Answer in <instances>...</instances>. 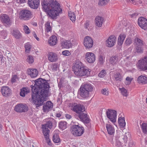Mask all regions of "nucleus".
<instances>
[{
	"label": "nucleus",
	"instance_id": "nucleus-1",
	"mask_svg": "<svg viewBox=\"0 0 147 147\" xmlns=\"http://www.w3.org/2000/svg\"><path fill=\"white\" fill-rule=\"evenodd\" d=\"M34 85L31 86L32 91V97L36 107L43 105L46 97L48 96L49 84L44 79L39 78L34 81Z\"/></svg>",
	"mask_w": 147,
	"mask_h": 147
},
{
	"label": "nucleus",
	"instance_id": "nucleus-2",
	"mask_svg": "<svg viewBox=\"0 0 147 147\" xmlns=\"http://www.w3.org/2000/svg\"><path fill=\"white\" fill-rule=\"evenodd\" d=\"M42 6L48 17L52 19H56L57 16L62 12L60 4L56 0H50L47 3L43 1L42 3Z\"/></svg>",
	"mask_w": 147,
	"mask_h": 147
},
{
	"label": "nucleus",
	"instance_id": "nucleus-3",
	"mask_svg": "<svg viewBox=\"0 0 147 147\" xmlns=\"http://www.w3.org/2000/svg\"><path fill=\"white\" fill-rule=\"evenodd\" d=\"M71 109L76 113L74 115L75 117L84 123H88L90 122V119L86 113L84 106L77 103L71 104Z\"/></svg>",
	"mask_w": 147,
	"mask_h": 147
},
{
	"label": "nucleus",
	"instance_id": "nucleus-4",
	"mask_svg": "<svg viewBox=\"0 0 147 147\" xmlns=\"http://www.w3.org/2000/svg\"><path fill=\"white\" fill-rule=\"evenodd\" d=\"M93 90V86L90 84H82L79 90V94L82 98H87L89 97L90 92Z\"/></svg>",
	"mask_w": 147,
	"mask_h": 147
},
{
	"label": "nucleus",
	"instance_id": "nucleus-5",
	"mask_svg": "<svg viewBox=\"0 0 147 147\" xmlns=\"http://www.w3.org/2000/svg\"><path fill=\"white\" fill-rule=\"evenodd\" d=\"M84 129L82 126L78 125H74L71 127L70 131L71 133L75 136H80L84 132Z\"/></svg>",
	"mask_w": 147,
	"mask_h": 147
},
{
	"label": "nucleus",
	"instance_id": "nucleus-6",
	"mask_svg": "<svg viewBox=\"0 0 147 147\" xmlns=\"http://www.w3.org/2000/svg\"><path fill=\"white\" fill-rule=\"evenodd\" d=\"M136 52L137 53H142L143 52L142 47L144 45L143 41L138 37L136 38L134 40Z\"/></svg>",
	"mask_w": 147,
	"mask_h": 147
},
{
	"label": "nucleus",
	"instance_id": "nucleus-7",
	"mask_svg": "<svg viewBox=\"0 0 147 147\" xmlns=\"http://www.w3.org/2000/svg\"><path fill=\"white\" fill-rule=\"evenodd\" d=\"M138 67L141 71L147 70V56H145L138 61Z\"/></svg>",
	"mask_w": 147,
	"mask_h": 147
},
{
	"label": "nucleus",
	"instance_id": "nucleus-8",
	"mask_svg": "<svg viewBox=\"0 0 147 147\" xmlns=\"http://www.w3.org/2000/svg\"><path fill=\"white\" fill-rule=\"evenodd\" d=\"M106 113L107 118L112 123L115 122L117 118V111L114 110L108 109Z\"/></svg>",
	"mask_w": 147,
	"mask_h": 147
},
{
	"label": "nucleus",
	"instance_id": "nucleus-9",
	"mask_svg": "<svg viewBox=\"0 0 147 147\" xmlns=\"http://www.w3.org/2000/svg\"><path fill=\"white\" fill-rule=\"evenodd\" d=\"M0 19L1 22L5 24L10 26L12 24V22L11 19L7 14H1Z\"/></svg>",
	"mask_w": 147,
	"mask_h": 147
},
{
	"label": "nucleus",
	"instance_id": "nucleus-10",
	"mask_svg": "<svg viewBox=\"0 0 147 147\" xmlns=\"http://www.w3.org/2000/svg\"><path fill=\"white\" fill-rule=\"evenodd\" d=\"M81 70L77 74L76 76H88L90 74V69L83 64L82 67L80 69Z\"/></svg>",
	"mask_w": 147,
	"mask_h": 147
},
{
	"label": "nucleus",
	"instance_id": "nucleus-11",
	"mask_svg": "<svg viewBox=\"0 0 147 147\" xmlns=\"http://www.w3.org/2000/svg\"><path fill=\"white\" fill-rule=\"evenodd\" d=\"M31 12L27 9L23 10L20 12V17L21 19L24 20H28L31 18Z\"/></svg>",
	"mask_w": 147,
	"mask_h": 147
},
{
	"label": "nucleus",
	"instance_id": "nucleus-12",
	"mask_svg": "<svg viewBox=\"0 0 147 147\" xmlns=\"http://www.w3.org/2000/svg\"><path fill=\"white\" fill-rule=\"evenodd\" d=\"M83 64L80 61H77L75 63L74 65L73 66L72 70L76 75V76L77 74L80 71V69L82 67Z\"/></svg>",
	"mask_w": 147,
	"mask_h": 147
},
{
	"label": "nucleus",
	"instance_id": "nucleus-13",
	"mask_svg": "<svg viewBox=\"0 0 147 147\" xmlns=\"http://www.w3.org/2000/svg\"><path fill=\"white\" fill-rule=\"evenodd\" d=\"M84 44L86 48L90 49L93 46V40L92 38L90 36H86L85 37L84 39Z\"/></svg>",
	"mask_w": 147,
	"mask_h": 147
},
{
	"label": "nucleus",
	"instance_id": "nucleus-14",
	"mask_svg": "<svg viewBox=\"0 0 147 147\" xmlns=\"http://www.w3.org/2000/svg\"><path fill=\"white\" fill-rule=\"evenodd\" d=\"M139 26L144 30L147 29V20L143 17H140L138 19Z\"/></svg>",
	"mask_w": 147,
	"mask_h": 147
},
{
	"label": "nucleus",
	"instance_id": "nucleus-15",
	"mask_svg": "<svg viewBox=\"0 0 147 147\" xmlns=\"http://www.w3.org/2000/svg\"><path fill=\"white\" fill-rule=\"evenodd\" d=\"M15 111L18 112H26L28 111V107L26 105L20 104L15 106Z\"/></svg>",
	"mask_w": 147,
	"mask_h": 147
},
{
	"label": "nucleus",
	"instance_id": "nucleus-16",
	"mask_svg": "<svg viewBox=\"0 0 147 147\" xmlns=\"http://www.w3.org/2000/svg\"><path fill=\"white\" fill-rule=\"evenodd\" d=\"M28 3L31 8L36 9L39 5L40 0H28Z\"/></svg>",
	"mask_w": 147,
	"mask_h": 147
},
{
	"label": "nucleus",
	"instance_id": "nucleus-17",
	"mask_svg": "<svg viewBox=\"0 0 147 147\" xmlns=\"http://www.w3.org/2000/svg\"><path fill=\"white\" fill-rule=\"evenodd\" d=\"M86 60L89 63H93L95 60V55L92 53L88 52L85 55Z\"/></svg>",
	"mask_w": 147,
	"mask_h": 147
},
{
	"label": "nucleus",
	"instance_id": "nucleus-18",
	"mask_svg": "<svg viewBox=\"0 0 147 147\" xmlns=\"http://www.w3.org/2000/svg\"><path fill=\"white\" fill-rule=\"evenodd\" d=\"M116 39V37L114 35L111 36L106 40L107 46L109 47L113 46L115 43Z\"/></svg>",
	"mask_w": 147,
	"mask_h": 147
},
{
	"label": "nucleus",
	"instance_id": "nucleus-19",
	"mask_svg": "<svg viewBox=\"0 0 147 147\" xmlns=\"http://www.w3.org/2000/svg\"><path fill=\"white\" fill-rule=\"evenodd\" d=\"M48 60L51 62H54L57 61V55L53 52H50L48 55Z\"/></svg>",
	"mask_w": 147,
	"mask_h": 147
},
{
	"label": "nucleus",
	"instance_id": "nucleus-20",
	"mask_svg": "<svg viewBox=\"0 0 147 147\" xmlns=\"http://www.w3.org/2000/svg\"><path fill=\"white\" fill-rule=\"evenodd\" d=\"M53 107V103L51 101H48L45 105L43 106V109L44 112H48L52 109Z\"/></svg>",
	"mask_w": 147,
	"mask_h": 147
},
{
	"label": "nucleus",
	"instance_id": "nucleus-21",
	"mask_svg": "<svg viewBox=\"0 0 147 147\" xmlns=\"http://www.w3.org/2000/svg\"><path fill=\"white\" fill-rule=\"evenodd\" d=\"M1 92L3 95L6 96L9 95L11 90L7 86H3L2 87Z\"/></svg>",
	"mask_w": 147,
	"mask_h": 147
},
{
	"label": "nucleus",
	"instance_id": "nucleus-22",
	"mask_svg": "<svg viewBox=\"0 0 147 147\" xmlns=\"http://www.w3.org/2000/svg\"><path fill=\"white\" fill-rule=\"evenodd\" d=\"M116 137L117 140L120 141L122 142L126 143L127 141V137L125 134L122 135L119 133Z\"/></svg>",
	"mask_w": 147,
	"mask_h": 147
},
{
	"label": "nucleus",
	"instance_id": "nucleus-23",
	"mask_svg": "<svg viewBox=\"0 0 147 147\" xmlns=\"http://www.w3.org/2000/svg\"><path fill=\"white\" fill-rule=\"evenodd\" d=\"M27 74L32 78L36 77L38 75V72L36 69H29L28 70Z\"/></svg>",
	"mask_w": 147,
	"mask_h": 147
},
{
	"label": "nucleus",
	"instance_id": "nucleus-24",
	"mask_svg": "<svg viewBox=\"0 0 147 147\" xmlns=\"http://www.w3.org/2000/svg\"><path fill=\"white\" fill-rule=\"evenodd\" d=\"M137 80L139 84H147V77L141 75L138 77Z\"/></svg>",
	"mask_w": 147,
	"mask_h": 147
},
{
	"label": "nucleus",
	"instance_id": "nucleus-25",
	"mask_svg": "<svg viewBox=\"0 0 147 147\" xmlns=\"http://www.w3.org/2000/svg\"><path fill=\"white\" fill-rule=\"evenodd\" d=\"M104 18L100 16H96L95 19V23L96 25L99 27H101L102 25Z\"/></svg>",
	"mask_w": 147,
	"mask_h": 147
},
{
	"label": "nucleus",
	"instance_id": "nucleus-26",
	"mask_svg": "<svg viewBox=\"0 0 147 147\" xmlns=\"http://www.w3.org/2000/svg\"><path fill=\"white\" fill-rule=\"evenodd\" d=\"M57 38L55 36H51L48 40V43L50 46H53L56 44Z\"/></svg>",
	"mask_w": 147,
	"mask_h": 147
},
{
	"label": "nucleus",
	"instance_id": "nucleus-27",
	"mask_svg": "<svg viewBox=\"0 0 147 147\" xmlns=\"http://www.w3.org/2000/svg\"><path fill=\"white\" fill-rule=\"evenodd\" d=\"M106 126L108 133L111 135H113L115 132L114 128L110 124H106Z\"/></svg>",
	"mask_w": 147,
	"mask_h": 147
},
{
	"label": "nucleus",
	"instance_id": "nucleus-28",
	"mask_svg": "<svg viewBox=\"0 0 147 147\" xmlns=\"http://www.w3.org/2000/svg\"><path fill=\"white\" fill-rule=\"evenodd\" d=\"M118 56L116 55L111 57L109 59L110 64L113 65H116L118 61Z\"/></svg>",
	"mask_w": 147,
	"mask_h": 147
},
{
	"label": "nucleus",
	"instance_id": "nucleus-29",
	"mask_svg": "<svg viewBox=\"0 0 147 147\" xmlns=\"http://www.w3.org/2000/svg\"><path fill=\"white\" fill-rule=\"evenodd\" d=\"M126 37V35L124 34H121L119 36L117 41V43L118 45H122Z\"/></svg>",
	"mask_w": 147,
	"mask_h": 147
},
{
	"label": "nucleus",
	"instance_id": "nucleus-30",
	"mask_svg": "<svg viewBox=\"0 0 147 147\" xmlns=\"http://www.w3.org/2000/svg\"><path fill=\"white\" fill-rule=\"evenodd\" d=\"M13 35L17 39L20 38L22 37V34L18 30H13L12 32Z\"/></svg>",
	"mask_w": 147,
	"mask_h": 147
},
{
	"label": "nucleus",
	"instance_id": "nucleus-31",
	"mask_svg": "<svg viewBox=\"0 0 147 147\" xmlns=\"http://www.w3.org/2000/svg\"><path fill=\"white\" fill-rule=\"evenodd\" d=\"M61 46L63 48H69L71 46V42L69 41L65 40L62 43Z\"/></svg>",
	"mask_w": 147,
	"mask_h": 147
},
{
	"label": "nucleus",
	"instance_id": "nucleus-32",
	"mask_svg": "<svg viewBox=\"0 0 147 147\" xmlns=\"http://www.w3.org/2000/svg\"><path fill=\"white\" fill-rule=\"evenodd\" d=\"M53 140L55 143H59L60 142V140L59 135L56 133H55L53 136Z\"/></svg>",
	"mask_w": 147,
	"mask_h": 147
},
{
	"label": "nucleus",
	"instance_id": "nucleus-33",
	"mask_svg": "<svg viewBox=\"0 0 147 147\" xmlns=\"http://www.w3.org/2000/svg\"><path fill=\"white\" fill-rule=\"evenodd\" d=\"M67 126V123L65 121H61L59 124V128L62 130L66 128Z\"/></svg>",
	"mask_w": 147,
	"mask_h": 147
},
{
	"label": "nucleus",
	"instance_id": "nucleus-34",
	"mask_svg": "<svg viewBox=\"0 0 147 147\" xmlns=\"http://www.w3.org/2000/svg\"><path fill=\"white\" fill-rule=\"evenodd\" d=\"M45 127H42V128L43 129L42 133L45 136V138H47L49 136V133L50 131L48 128Z\"/></svg>",
	"mask_w": 147,
	"mask_h": 147
},
{
	"label": "nucleus",
	"instance_id": "nucleus-35",
	"mask_svg": "<svg viewBox=\"0 0 147 147\" xmlns=\"http://www.w3.org/2000/svg\"><path fill=\"white\" fill-rule=\"evenodd\" d=\"M119 123L121 128L124 127L125 125V123L124 117H120L118 119Z\"/></svg>",
	"mask_w": 147,
	"mask_h": 147
},
{
	"label": "nucleus",
	"instance_id": "nucleus-36",
	"mask_svg": "<svg viewBox=\"0 0 147 147\" xmlns=\"http://www.w3.org/2000/svg\"><path fill=\"white\" fill-rule=\"evenodd\" d=\"M25 52L28 53L30 52L31 48V45L28 43H26L25 45Z\"/></svg>",
	"mask_w": 147,
	"mask_h": 147
},
{
	"label": "nucleus",
	"instance_id": "nucleus-37",
	"mask_svg": "<svg viewBox=\"0 0 147 147\" xmlns=\"http://www.w3.org/2000/svg\"><path fill=\"white\" fill-rule=\"evenodd\" d=\"M114 78L115 80L117 81H120L122 79V77L120 73H117L114 75Z\"/></svg>",
	"mask_w": 147,
	"mask_h": 147
},
{
	"label": "nucleus",
	"instance_id": "nucleus-38",
	"mask_svg": "<svg viewBox=\"0 0 147 147\" xmlns=\"http://www.w3.org/2000/svg\"><path fill=\"white\" fill-rule=\"evenodd\" d=\"M109 0H99L98 5L102 6L107 5L109 2Z\"/></svg>",
	"mask_w": 147,
	"mask_h": 147
},
{
	"label": "nucleus",
	"instance_id": "nucleus-39",
	"mask_svg": "<svg viewBox=\"0 0 147 147\" xmlns=\"http://www.w3.org/2000/svg\"><path fill=\"white\" fill-rule=\"evenodd\" d=\"M45 30L47 32L50 31L51 28L50 25V23L49 22H47L45 25Z\"/></svg>",
	"mask_w": 147,
	"mask_h": 147
},
{
	"label": "nucleus",
	"instance_id": "nucleus-40",
	"mask_svg": "<svg viewBox=\"0 0 147 147\" xmlns=\"http://www.w3.org/2000/svg\"><path fill=\"white\" fill-rule=\"evenodd\" d=\"M42 127H45L47 128H51L52 126V123L51 121H48L45 124V125H43Z\"/></svg>",
	"mask_w": 147,
	"mask_h": 147
},
{
	"label": "nucleus",
	"instance_id": "nucleus-41",
	"mask_svg": "<svg viewBox=\"0 0 147 147\" xmlns=\"http://www.w3.org/2000/svg\"><path fill=\"white\" fill-rule=\"evenodd\" d=\"M26 61L27 62L30 63H32L34 62V58L32 56L29 55L27 57Z\"/></svg>",
	"mask_w": 147,
	"mask_h": 147
},
{
	"label": "nucleus",
	"instance_id": "nucleus-42",
	"mask_svg": "<svg viewBox=\"0 0 147 147\" xmlns=\"http://www.w3.org/2000/svg\"><path fill=\"white\" fill-rule=\"evenodd\" d=\"M142 128L143 132L145 133L147 131V124L146 123H143L141 125Z\"/></svg>",
	"mask_w": 147,
	"mask_h": 147
},
{
	"label": "nucleus",
	"instance_id": "nucleus-43",
	"mask_svg": "<svg viewBox=\"0 0 147 147\" xmlns=\"http://www.w3.org/2000/svg\"><path fill=\"white\" fill-rule=\"evenodd\" d=\"M121 91L122 94L125 96H128L127 91L126 89L124 88H122L121 89Z\"/></svg>",
	"mask_w": 147,
	"mask_h": 147
},
{
	"label": "nucleus",
	"instance_id": "nucleus-44",
	"mask_svg": "<svg viewBox=\"0 0 147 147\" xmlns=\"http://www.w3.org/2000/svg\"><path fill=\"white\" fill-rule=\"evenodd\" d=\"M132 43V40L131 38H127L125 42V44L126 45H129Z\"/></svg>",
	"mask_w": 147,
	"mask_h": 147
},
{
	"label": "nucleus",
	"instance_id": "nucleus-45",
	"mask_svg": "<svg viewBox=\"0 0 147 147\" xmlns=\"http://www.w3.org/2000/svg\"><path fill=\"white\" fill-rule=\"evenodd\" d=\"M106 72L105 70H102L98 74V76L100 78H103L106 75Z\"/></svg>",
	"mask_w": 147,
	"mask_h": 147
},
{
	"label": "nucleus",
	"instance_id": "nucleus-46",
	"mask_svg": "<svg viewBox=\"0 0 147 147\" xmlns=\"http://www.w3.org/2000/svg\"><path fill=\"white\" fill-rule=\"evenodd\" d=\"M23 27V29L26 34H28L30 33L29 29L26 25H24Z\"/></svg>",
	"mask_w": 147,
	"mask_h": 147
},
{
	"label": "nucleus",
	"instance_id": "nucleus-47",
	"mask_svg": "<svg viewBox=\"0 0 147 147\" xmlns=\"http://www.w3.org/2000/svg\"><path fill=\"white\" fill-rule=\"evenodd\" d=\"M105 58L101 55L99 56L98 57V61L100 65H102L104 61Z\"/></svg>",
	"mask_w": 147,
	"mask_h": 147
},
{
	"label": "nucleus",
	"instance_id": "nucleus-48",
	"mask_svg": "<svg viewBox=\"0 0 147 147\" xmlns=\"http://www.w3.org/2000/svg\"><path fill=\"white\" fill-rule=\"evenodd\" d=\"M18 78L17 76L16 75H14L13 76L11 79V81L12 83H13L15 82L16 79Z\"/></svg>",
	"mask_w": 147,
	"mask_h": 147
},
{
	"label": "nucleus",
	"instance_id": "nucleus-49",
	"mask_svg": "<svg viewBox=\"0 0 147 147\" xmlns=\"http://www.w3.org/2000/svg\"><path fill=\"white\" fill-rule=\"evenodd\" d=\"M102 93L106 96H107L109 94L108 92L107 91V90L106 88L103 89L101 91Z\"/></svg>",
	"mask_w": 147,
	"mask_h": 147
},
{
	"label": "nucleus",
	"instance_id": "nucleus-50",
	"mask_svg": "<svg viewBox=\"0 0 147 147\" xmlns=\"http://www.w3.org/2000/svg\"><path fill=\"white\" fill-rule=\"evenodd\" d=\"M62 54L65 56H68L70 55V53L68 51H64L62 52Z\"/></svg>",
	"mask_w": 147,
	"mask_h": 147
},
{
	"label": "nucleus",
	"instance_id": "nucleus-51",
	"mask_svg": "<svg viewBox=\"0 0 147 147\" xmlns=\"http://www.w3.org/2000/svg\"><path fill=\"white\" fill-rule=\"evenodd\" d=\"M63 82L64 81L63 80H62L61 78L59 82L58 83V86L59 88H61L63 86Z\"/></svg>",
	"mask_w": 147,
	"mask_h": 147
},
{
	"label": "nucleus",
	"instance_id": "nucleus-52",
	"mask_svg": "<svg viewBox=\"0 0 147 147\" xmlns=\"http://www.w3.org/2000/svg\"><path fill=\"white\" fill-rule=\"evenodd\" d=\"M58 67V65L57 64H54L52 66V69L54 71H56Z\"/></svg>",
	"mask_w": 147,
	"mask_h": 147
},
{
	"label": "nucleus",
	"instance_id": "nucleus-53",
	"mask_svg": "<svg viewBox=\"0 0 147 147\" xmlns=\"http://www.w3.org/2000/svg\"><path fill=\"white\" fill-rule=\"evenodd\" d=\"M89 23L88 21H86L84 27L85 28L88 29V30L89 29L88 28L89 27Z\"/></svg>",
	"mask_w": 147,
	"mask_h": 147
},
{
	"label": "nucleus",
	"instance_id": "nucleus-54",
	"mask_svg": "<svg viewBox=\"0 0 147 147\" xmlns=\"http://www.w3.org/2000/svg\"><path fill=\"white\" fill-rule=\"evenodd\" d=\"M70 18V20L72 21V22H74L76 20L75 15L74 14V16L73 15L69 17Z\"/></svg>",
	"mask_w": 147,
	"mask_h": 147
},
{
	"label": "nucleus",
	"instance_id": "nucleus-55",
	"mask_svg": "<svg viewBox=\"0 0 147 147\" xmlns=\"http://www.w3.org/2000/svg\"><path fill=\"white\" fill-rule=\"evenodd\" d=\"M21 90L23 92H24L25 94H27V93H28V90L25 88H23Z\"/></svg>",
	"mask_w": 147,
	"mask_h": 147
},
{
	"label": "nucleus",
	"instance_id": "nucleus-56",
	"mask_svg": "<svg viewBox=\"0 0 147 147\" xmlns=\"http://www.w3.org/2000/svg\"><path fill=\"white\" fill-rule=\"evenodd\" d=\"M121 142L120 141H118V142L117 141L116 142L115 145L117 147H121Z\"/></svg>",
	"mask_w": 147,
	"mask_h": 147
},
{
	"label": "nucleus",
	"instance_id": "nucleus-57",
	"mask_svg": "<svg viewBox=\"0 0 147 147\" xmlns=\"http://www.w3.org/2000/svg\"><path fill=\"white\" fill-rule=\"evenodd\" d=\"M26 0H16L17 3H24L26 2Z\"/></svg>",
	"mask_w": 147,
	"mask_h": 147
},
{
	"label": "nucleus",
	"instance_id": "nucleus-58",
	"mask_svg": "<svg viewBox=\"0 0 147 147\" xmlns=\"http://www.w3.org/2000/svg\"><path fill=\"white\" fill-rule=\"evenodd\" d=\"M138 15V13H135L132 14L130 15L131 17H136V16Z\"/></svg>",
	"mask_w": 147,
	"mask_h": 147
},
{
	"label": "nucleus",
	"instance_id": "nucleus-59",
	"mask_svg": "<svg viewBox=\"0 0 147 147\" xmlns=\"http://www.w3.org/2000/svg\"><path fill=\"white\" fill-rule=\"evenodd\" d=\"M45 139L48 144L50 145V143H51V140L49 138V137H47V138H46Z\"/></svg>",
	"mask_w": 147,
	"mask_h": 147
},
{
	"label": "nucleus",
	"instance_id": "nucleus-60",
	"mask_svg": "<svg viewBox=\"0 0 147 147\" xmlns=\"http://www.w3.org/2000/svg\"><path fill=\"white\" fill-rule=\"evenodd\" d=\"M20 95L22 97H24L25 96V94L21 90L20 92Z\"/></svg>",
	"mask_w": 147,
	"mask_h": 147
},
{
	"label": "nucleus",
	"instance_id": "nucleus-61",
	"mask_svg": "<svg viewBox=\"0 0 147 147\" xmlns=\"http://www.w3.org/2000/svg\"><path fill=\"white\" fill-rule=\"evenodd\" d=\"M126 80L127 81L129 82H131L132 81V79L130 77H127L126 78Z\"/></svg>",
	"mask_w": 147,
	"mask_h": 147
},
{
	"label": "nucleus",
	"instance_id": "nucleus-62",
	"mask_svg": "<svg viewBox=\"0 0 147 147\" xmlns=\"http://www.w3.org/2000/svg\"><path fill=\"white\" fill-rule=\"evenodd\" d=\"M127 1H128L130 2L131 3H132L134 4H136L135 0H127Z\"/></svg>",
	"mask_w": 147,
	"mask_h": 147
},
{
	"label": "nucleus",
	"instance_id": "nucleus-63",
	"mask_svg": "<svg viewBox=\"0 0 147 147\" xmlns=\"http://www.w3.org/2000/svg\"><path fill=\"white\" fill-rule=\"evenodd\" d=\"M33 35L34 37H35L38 41H39V38L37 37L36 35L35 32L34 33Z\"/></svg>",
	"mask_w": 147,
	"mask_h": 147
},
{
	"label": "nucleus",
	"instance_id": "nucleus-64",
	"mask_svg": "<svg viewBox=\"0 0 147 147\" xmlns=\"http://www.w3.org/2000/svg\"><path fill=\"white\" fill-rule=\"evenodd\" d=\"M65 117L67 119H70L71 118V116L69 114H66Z\"/></svg>",
	"mask_w": 147,
	"mask_h": 147
}]
</instances>
